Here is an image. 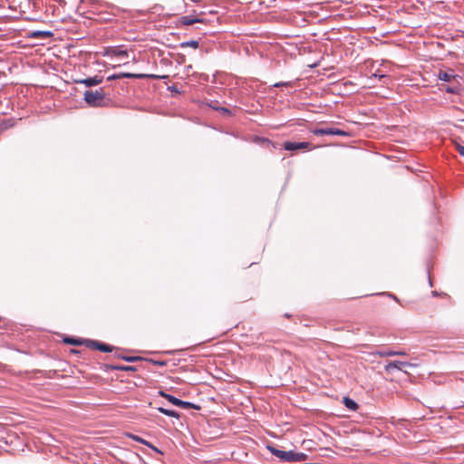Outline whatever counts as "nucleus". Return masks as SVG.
<instances>
[{
    "label": "nucleus",
    "instance_id": "nucleus-1",
    "mask_svg": "<svg viewBox=\"0 0 464 464\" xmlns=\"http://www.w3.org/2000/svg\"><path fill=\"white\" fill-rule=\"evenodd\" d=\"M267 450L276 458L285 462H300L307 459L308 455L303 452H295L292 450L285 451L273 446H267Z\"/></svg>",
    "mask_w": 464,
    "mask_h": 464
},
{
    "label": "nucleus",
    "instance_id": "nucleus-2",
    "mask_svg": "<svg viewBox=\"0 0 464 464\" xmlns=\"http://www.w3.org/2000/svg\"><path fill=\"white\" fill-rule=\"evenodd\" d=\"M83 99L91 107H104L106 105L105 95L102 89L86 91L83 94Z\"/></svg>",
    "mask_w": 464,
    "mask_h": 464
},
{
    "label": "nucleus",
    "instance_id": "nucleus-3",
    "mask_svg": "<svg viewBox=\"0 0 464 464\" xmlns=\"http://www.w3.org/2000/svg\"><path fill=\"white\" fill-rule=\"evenodd\" d=\"M416 366H417V364L411 363L408 362L392 361L385 365V371L387 372H392L393 370L397 369L399 371H403L404 372H407V371L404 370L405 367H416Z\"/></svg>",
    "mask_w": 464,
    "mask_h": 464
},
{
    "label": "nucleus",
    "instance_id": "nucleus-4",
    "mask_svg": "<svg viewBox=\"0 0 464 464\" xmlns=\"http://www.w3.org/2000/svg\"><path fill=\"white\" fill-rule=\"evenodd\" d=\"M284 148L286 150H313L315 147L310 142H292L286 141L284 144Z\"/></svg>",
    "mask_w": 464,
    "mask_h": 464
},
{
    "label": "nucleus",
    "instance_id": "nucleus-5",
    "mask_svg": "<svg viewBox=\"0 0 464 464\" xmlns=\"http://www.w3.org/2000/svg\"><path fill=\"white\" fill-rule=\"evenodd\" d=\"M160 394L161 397L167 399L169 402H171L172 404L178 406V407H181L183 409H189L191 407H193V404L190 403V402H188V401H183L170 394H168L164 392H160Z\"/></svg>",
    "mask_w": 464,
    "mask_h": 464
},
{
    "label": "nucleus",
    "instance_id": "nucleus-6",
    "mask_svg": "<svg viewBox=\"0 0 464 464\" xmlns=\"http://www.w3.org/2000/svg\"><path fill=\"white\" fill-rule=\"evenodd\" d=\"M102 82L100 76L90 77L86 79L76 80L75 82L84 84L87 87L99 85Z\"/></svg>",
    "mask_w": 464,
    "mask_h": 464
},
{
    "label": "nucleus",
    "instance_id": "nucleus-7",
    "mask_svg": "<svg viewBox=\"0 0 464 464\" xmlns=\"http://www.w3.org/2000/svg\"><path fill=\"white\" fill-rule=\"evenodd\" d=\"M90 347L103 353H110L112 351V348L110 345L97 341H90Z\"/></svg>",
    "mask_w": 464,
    "mask_h": 464
},
{
    "label": "nucleus",
    "instance_id": "nucleus-8",
    "mask_svg": "<svg viewBox=\"0 0 464 464\" xmlns=\"http://www.w3.org/2000/svg\"><path fill=\"white\" fill-rule=\"evenodd\" d=\"M458 75L453 73L452 70L449 71H440L438 73V78L444 82H451L452 80L456 79Z\"/></svg>",
    "mask_w": 464,
    "mask_h": 464
},
{
    "label": "nucleus",
    "instance_id": "nucleus-9",
    "mask_svg": "<svg viewBox=\"0 0 464 464\" xmlns=\"http://www.w3.org/2000/svg\"><path fill=\"white\" fill-rule=\"evenodd\" d=\"M325 135H336V136H349V132L340 130L338 128H325Z\"/></svg>",
    "mask_w": 464,
    "mask_h": 464
},
{
    "label": "nucleus",
    "instance_id": "nucleus-10",
    "mask_svg": "<svg viewBox=\"0 0 464 464\" xmlns=\"http://www.w3.org/2000/svg\"><path fill=\"white\" fill-rule=\"evenodd\" d=\"M203 20L199 18H193L192 16L186 15L180 18V24L183 25H191L195 23H202Z\"/></svg>",
    "mask_w": 464,
    "mask_h": 464
},
{
    "label": "nucleus",
    "instance_id": "nucleus-11",
    "mask_svg": "<svg viewBox=\"0 0 464 464\" xmlns=\"http://www.w3.org/2000/svg\"><path fill=\"white\" fill-rule=\"evenodd\" d=\"M144 77H145L144 74H136V73L127 72V73H121L119 75H113V76L110 77L109 79H120V78L142 79Z\"/></svg>",
    "mask_w": 464,
    "mask_h": 464
},
{
    "label": "nucleus",
    "instance_id": "nucleus-12",
    "mask_svg": "<svg viewBox=\"0 0 464 464\" xmlns=\"http://www.w3.org/2000/svg\"><path fill=\"white\" fill-rule=\"evenodd\" d=\"M378 354L382 357H390L395 355H405L406 353L403 351L384 350L378 352Z\"/></svg>",
    "mask_w": 464,
    "mask_h": 464
},
{
    "label": "nucleus",
    "instance_id": "nucleus-13",
    "mask_svg": "<svg viewBox=\"0 0 464 464\" xmlns=\"http://www.w3.org/2000/svg\"><path fill=\"white\" fill-rule=\"evenodd\" d=\"M343 404L345 407L351 411H356L358 408V404L352 399L348 397L343 398Z\"/></svg>",
    "mask_w": 464,
    "mask_h": 464
},
{
    "label": "nucleus",
    "instance_id": "nucleus-14",
    "mask_svg": "<svg viewBox=\"0 0 464 464\" xmlns=\"http://www.w3.org/2000/svg\"><path fill=\"white\" fill-rule=\"evenodd\" d=\"M158 411L167 416H169V417H175V418H179V414L175 411H172V410H168V409H165L163 407H160L158 408Z\"/></svg>",
    "mask_w": 464,
    "mask_h": 464
},
{
    "label": "nucleus",
    "instance_id": "nucleus-15",
    "mask_svg": "<svg viewBox=\"0 0 464 464\" xmlns=\"http://www.w3.org/2000/svg\"><path fill=\"white\" fill-rule=\"evenodd\" d=\"M134 440L138 441V442H140L144 445H147L148 447L151 448L153 450L159 452V453H161V451L160 450H158L156 447L152 446L150 442L144 440L143 439L138 437V436H133L132 437Z\"/></svg>",
    "mask_w": 464,
    "mask_h": 464
},
{
    "label": "nucleus",
    "instance_id": "nucleus-16",
    "mask_svg": "<svg viewBox=\"0 0 464 464\" xmlns=\"http://www.w3.org/2000/svg\"><path fill=\"white\" fill-rule=\"evenodd\" d=\"M185 46H188V47H192L194 49H197V48H198L199 44L196 40H191V41L184 42V43L181 44V47H185Z\"/></svg>",
    "mask_w": 464,
    "mask_h": 464
},
{
    "label": "nucleus",
    "instance_id": "nucleus-17",
    "mask_svg": "<svg viewBox=\"0 0 464 464\" xmlns=\"http://www.w3.org/2000/svg\"><path fill=\"white\" fill-rule=\"evenodd\" d=\"M311 132L316 136H323L326 134L325 128L314 129Z\"/></svg>",
    "mask_w": 464,
    "mask_h": 464
},
{
    "label": "nucleus",
    "instance_id": "nucleus-18",
    "mask_svg": "<svg viewBox=\"0 0 464 464\" xmlns=\"http://www.w3.org/2000/svg\"><path fill=\"white\" fill-rule=\"evenodd\" d=\"M113 53H114L115 56L120 57V58L128 56L127 51H125V50H116Z\"/></svg>",
    "mask_w": 464,
    "mask_h": 464
},
{
    "label": "nucleus",
    "instance_id": "nucleus-19",
    "mask_svg": "<svg viewBox=\"0 0 464 464\" xmlns=\"http://www.w3.org/2000/svg\"><path fill=\"white\" fill-rule=\"evenodd\" d=\"M456 150H458V152L464 157V146L457 143L456 144Z\"/></svg>",
    "mask_w": 464,
    "mask_h": 464
},
{
    "label": "nucleus",
    "instance_id": "nucleus-20",
    "mask_svg": "<svg viewBox=\"0 0 464 464\" xmlns=\"http://www.w3.org/2000/svg\"><path fill=\"white\" fill-rule=\"evenodd\" d=\"M65 343H71V344H79V342L76 341V340H73L72 338H66L65 339Z\"/></svg>",
    "mask_w": 464,
    "mask_h": 464
},
{
    "label": "nucleus",
    "instance_id": "nucleus-21",
    "mask_svg": "<svg viewBox=\"0 0 464 464\" xmlns=\"http://www.w3.org/2000/svg\"><path fill=\"white\" fill-rule=\"evenodd\" d=\"M372 77L382 79V78H383V77H385V76H384L383 74H377V73H373V74H372Z\"/></svg>",
    "mask_w": 464,
    "mask_h": 464
},
{
    "label": "nucleus",
    "instance_id": "nucleus-22",
    "mask_svg": "<svg viewBox=\"0 0 464 464\" xmlns=\"http://www.w3.org/2000/svg\"><path fill=\"white\" fill-rule=\"evenodd\" d=\"M283 83H276V86H281Z\"/></svg>",
    "mask_w": 464,
    "mask_h": 464
}]
</instances>
